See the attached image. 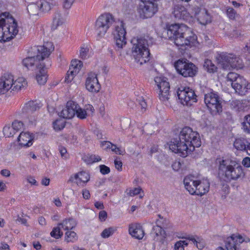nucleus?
Masks as SVG:
<instances>
[{"label": "nucleus", "mask_w": 250, "mask_h": 250, "mask_svg": "<svg viewBox=\"0 0 250 250\" xmlns=\"http://www.w3.org/2000/svg\"><path fill=\"white\" fill-rule=\"evenodd\" d=\"M48 48L45 46H34L30 51L31 55L33 56L27 57L23 60L22 64L28 69L34 70L35 68L39 69V71L36 74V80L40 84H44L47 81V75L46 69L50 65L48 60L46 62L48 64L46 65L43 61L48 58L50 53L53 50L52 44L51 42L47 43Z\"/></svg>", "instance_id": "f257e3e1"}, {"label": "nucleus", "mask_w": 250, "mask_h": 250, "mask_svg": "<svg viewBox=\"0 0 250 250\" xmlns=\"http://www.w3.org/2000/svg\"><path fill=\"white\" fill-rule=\"evenodd\" d=\"M201 145L199 133L188 126L182 128L178 138L172 139L168 144L172 152L183 157L187 156L194 150L195 147H198Z\"/></svg>", "instance_id": "f03ea898"}, {"label": "nucleus", "mask_w": 250, "mask_h": 250, "mask_svg": "<svg viewBox=\"0 0 250 250\" xmlns=\"http://www.w3.org/2000/svg\"><path fill=\"white\" fill-rule=\"evenodd\" d=\"M218 176L226 182L236 181L245 175L242 167L235 159L219 157L215 161Z\"/></svg>", "instance_id": "7ed1b4c3"}, {"label": "nucleus", "mask_w": 250, "mask_h": 250, "mask_svg": "<svg viewBox=\"0 0 250 250\" xmlns=\"http://www.w3.org/2000/svg\"><path fill=\"white\" fill-rule=\"evenodd\" d=\"M167 34L178 46H192L197 40V37L191 29L183 24L170 25L167 28Z\"/></svg>", "instance_id": "20e7f679"}, {"label": "nucleus", "mask_w": 250, "mask_h": 250, "mask_svg": "<svg viewBox=\"0 0 250 250\" xmlns=\"http://www.w3.org/2000/svg\"><path fill=\"white\" fill-rule=\"evenodd\" d=\"M18 32L17 22L9 13L5 12L0 15V42L10 41Z\"/></svg>", "instance_id": "39448f33"}, {"label": "nucleus", "mask_w": 250, "mask_h": 250, "mask_svg": "<svg viewBox=\"0 0 250 250\" xmlns=\"http://www.w3.org/2000/svg\"><path fill=\"white\" fill-rule=\"evenodd\" d=\"M131 52L135 62L142 65L148 62L150 52L148 49V42L144 37H136L131 40Z\"/></svg>", "instance_id": "423d86ee"}, {"label": "nucleus", "mask_w": 250, "mask_h": 250, "mask_svg": "<svg viewBox=\"0 0 250 250\" xmlns=\"http://www.w3.org/2000/svg\"><path fill=\"white\" fill-rule=\"evenodd\" d=\"M216 59L218 64L225 70H229L231 68L240 69L244 67L242 60L233 54L222 52L217 55Z\"/></svg>", "instance_id": "0eeeda50"}, {"label": "nucleus", "mask_w": 250, "mask_h": 250, "mask_svg": "<svg viewBox=\"0 0 250 250\" xmlns=\"http://www.w3.org/2000/svg\"><path fill=\"white\" fill-rule=\"evenodd\" d=\"M177 72L184 77H192L195 75L197 67L187 59H179L174 63Z\"/></svg>", "instance_id": "6e6552de"}, {"label": "nucleus", "mask_w": 250, "mask_h": 250, "mask_svg": "<svg viewBox=\"0 0 250 250\" xmlns=\"http://www.w3.org/2000/svg\"><path fill=\"white\" fill-rule=\"evenodd\" d=\"M114 18L109 13L101 15L96 21L95 28L99 37H103L114 22Z\"/></svg>", "instance_id": "1a4fd4ad"}, {"label": "nucleus", "mask_w": 250, "mask_h": 250, "mask_svg": "<svg viewBox=\"0 0 250 250\" xmlns=\"http://www.w3.org/2000/svg\"><path fill=\"white\" fill-rule=\"evenodd\" d=\"M205 104L212 115L221 112L222 106L218 95L214 92H210L204 95Z\"/></svg>", "instance_id": "9d476101"}, {"label": "nucleus", "mask_w": 250, "mask_h": 250, "mask_svg": "<svg viewBox=\"0 0 250 250\" xmlns=\"http://www.w3.org/2000/svg\"><path fill=\"white\" fill-rule=\"evenodd\" d=\"M154 81L159 90V96L160 100L167 104L169 99L170 85L167 79L165 77H157Z\"/></svg>", "instance_id": "9b49d317"}, {"label": "nucleus", "mask_w": 250, "mask_h": 250, "mask_svg": "<svg viewBox=\"0 0 250 250\" xmlns=\"http://www.w3.org/2000/svg\"><path fill=\"white\" fill-rule=\"evenodd\" d=\"M137 10L141 18H149L158 11V5L156 3L149 0L142 1L139 4Z\"/></svg>", "instance_id": "f8f14e48"}, {"label": "nucleus", "mask_w": 250, "mask_h": 250, "mask_svg": "<svg viewBox=\"0 0 250 250\" xmlns=\"http://www.w3.org/2000/svg\"><path fill=\"white\" fill-rule=\"evenodd\" d=\"M177 96L183 105H191L197 102L196 95L193 90L189 87H181L177 91Z\"/></svg>", "instance_id": "ddd939ff"}, {"label": "nucleus", "mask_w": 250, "mask_h": 250, "mask_svg": "<svg viewBox=\"0 0 250 250\" xmlns=\"http://www.w3.org/2000/svg\"><path fill=\"white\" fill-rule=\"evenodd\" d=\"M113 34L116 48L118 50L123 48L126 44V31L122 22L119 26H116Z\"/></svg>", "instance_id": "4468645a"}, {"label": "nucleus", "mask_w": 250, "mask_h": 250, "mask_svg": "<svg viewBox=\"0 0 250 250\" xmlns=\"http://www.w3.org/2000/svg\"><path fill=\"white\" fill-rule=\"evenodd\" d=\"M85 85L86 89L91 92L97 93L101 88L97 74L92 72L88 73Z\"/></svg>", "instance_id": "2eb2a0df"}, {"label": "nucleus", "mask_w": 250, "mask_h": 250, "mask_svg": "<svg viewBox=\"0 0 250 250\" xmlns=\"http://www.w3.org/2000/svg\"><path fill=\"white\" fill-rule=\"evenodd\" d=\"M249 242L248 238H244L241 235L233 234L228 237L226 241V248L227 250H239L237 245L243 242Z\"/></svg>", "instance_id": "dca6fc26"}, {"label": "nucleus", "mask_w": 250, "mask_h": 250, "mask_svg": "<svg viewBox=\"0 0 250 250\" xmlns=\"http://www.w3.org/2000/svg\"><path fill=\"white\" fill-rule=\"evenodd\" d=\"M82 65V62L80 61L74 60L71 62V64L65 78L64 82L66 83H68L73 80L74 77L79 72Z\"/></svg>", "instance_id": "f3484780"}, {"label": "nucleus", "mask_w": 250, "mask_h": 250, "mask_svg": "<svg viewBox=\"0 0 250 250\" xmlns=\"http://www.w3.org/2000/svg\"><path fill=\"white\" fill-rule=\"evenodd\" d=\"M76 107H78V104L74 101H69L61 112L60 116L64 119H71L75 115Z\"/></svg>", "instance_id": "a211bd4d"}, {"label": "nucleus", "mask_w": 250, "mask_h": 250, "mask_svg": "<svg viewBox=\"0 0 250 250\" xmlns=\"http://www.w3.org/2000/svg\"><path fill=\"white\" fill-rule=\"evenodd\" d=\"M13 75L5 74L0 78V95L4 94L8 90H12Z\"/></svg>", "instance_id": "6ab92c4d"}, {"label": "nucleus", "mask_w": 250, "mask_h": 250, "mask_svg": "<svg viewBox=\"0 0 250 250\" xmlns=\"http://www.w3.org/2000/svg\"><path fill=\"white\" fill-rule=\"evenodd\" d=\"M89 174L85 171H81L71 176L69 180L71 182L76 183L79 186H83L89 180Z\"/></svg>", "instance_id": "aec40b11"}, {"label": "nucleus", "mask_w": 250, "mask_h": 250, "mask_svg": "<svg viewBox=\"0 0 250 250\" xmlns=\"http://www.w3.org/2000/svg\"><path fill=\"white\" fill-rule=\"evenodd\" d=\"M129 234L137 239H142L145 235V232L142 226L139 224H131L128 229Z\"/></svg>", "instance_id": "412c9836"}, {"label": "nucleus", "mask_w": 250, "mask_h": 250, "mask_svg": "<svg viewBox=\"0 0 250 250\" xmlns=\"http://www.w3.org/2000/svg\"><path fill=\"white\" fill-rule=\"evenodd\" d=\"M196 188H195L194 194L200 196L207 193L209 188V183L207 179H203L202 181H197Z\"/></svg>", "instance_id": "4be33fe9"}, {"label": "nucleus", "mask_w": 250, "mask_h": 250, "mask_svg": "<svg viewBox=\"0 0 250 250\" xmlns=\"http://www.w3.org/2000/svg\"><path fill=\"white\" fill-rule=\"evenodd\" d=\"M172 13L176 19L184 20H187L189 15L186 8L180 4L176 5L174 6Z\"/></svg>", "instance_id": "5701e85b"}, {"label": "nucleus", "mask_w": 250, "mask_h": 250, "mask_svg": "<svg viewBox=\"0 0 250 250\" xmlns=\"http://www.w3.org/2000/svg\"><path fill=\"white\" fill-rule=\"evenodd\" d=\"M33 137L29 132H21L18 138L19 145L23 146H30L32 145Z\"/></svg>", "instance_id": "b1692460"}, {"label": "nucleus", "mask_w": 250, "mask_h": 250, "mask_svg": "<svg viewBox=\"0 0 250 250\" xmlns=\"http://www.w3.org/2000/svg\"><path fill=\"white\" fill-rule=\"evenodd\" d=\"M194 177L191 176H187L184 178V184L186 189L191 195H194L195 192V188H196L197 181L193 179Z\"/></svg>", "instance_id": "393cba45"}, {"label": "nucleus", "mask_w": 250, "mask_h": 250, "mask_svg": "<svg viewBox=\"0 0 250 250\" xmlns=\"http://www.w3.org/2000/svg\"><path fill=\"white\" fill-rule=\"evenodd\" d=\"M227 80L228 82H229L232 87L235 88L239 83L244 82V78L240 76L239 74L229 72L227 76Z\"/></svg>", "instance_id": "a878e982"}, {"label": "nucleus", "mask_w": 250, "mask_h": 250, "mask_svg": "<svg viewBox=\"0 0 250 250\" xmlns=\"http://www.w3.org/2000/svg\"><path fill=\"white\" fill-rule=\"evenodd\" d=\"M77 222L73 218H69L63 220L61 223L59 224L61 228L64 230L68 231L73 229L77 226Z\"/></svg>", "instance_id": "bb28decb"}, {"label": "nucleus", "mask_w": 250, "mask_h": 250, "mask_svg": "<svg viewBox=\"0 0 250 250\" xmlns=\"http://www.w3.org/2000/svg\"><path fill=\"white\" fill-rule=\"evenodd\" d=\"M244 82H242L238 83V84L233 89L235 92L238 93L240 95H245L250 89V83L244 79Z\"/></svg>", "instance_id": "cd10ccee"}, {"label": "nucleus", "mask_w": 250, "mask_h": 250, "mask_svg": "<svg viewBox=\"0 0 250 250\" xmlns=\"http://www.w3.org/2000/svg\"><path fill=\"white\" fill-rule=\"evenodd\" d=\"M40 10L44 12L49 11L57 3L56 0H41L38 2Z\"/></svg>", "instance_id": "c85d7f7f"}, {"label": "nucleus", "mask_w": 250, "mask_h": 250, "mask_svg": "<svg viewBox=\"0 0 250 250\" xmlns=\"http://www.w3.org/2000/svg\"><path fill=\"white\" fill-rule=\"evenodd\" d=\"M12 90H19L26 86L27 83L25 79L23 77L18 78L16 80L14 79L13 76Z\"/></svg>", "instance_id": "c756f323"}, {"label": "nucleus", "mask_w": 250, "mask_h": 250, "mask_svg": "<svg viewBox=\"0 0 250 250\" xmlns=\"http://www.w3.org/2000/svg\"><path fill=\"white\" fill-rule=\"evenodd\" d=\"M249 144L250 143L246 139L240 138L235 139L233 146L237 150L246 152L247 146H248Z\"/></svg>", "instance_id": "7c9ffc66"}, {"label": "nucleus", "mask_w": 250, "mask_h": 250, "mask_svg": "<svg viewBox=\"0 0 250 250\" xmlns=\"http://www.w3.org/2000/svg\"><path fill=\"white\" fill-rule=\"evenodd\" d=\"M197 19L203 25H206L211 21V17L205 9L200 10L198 13Z\"/></svg>", "instance_id": "2f4dec72"}, {"label": "nucleus", "mask_w": 250, "mask_h": 250, "mask_svg": "<svg viewBox=\"0 0 250 250\" xmlns=\"http://www.w3.org/2000/svg\"><path fill=\"white\" fill-rule=\"evenodd\" d=\"M40 107L36 101H29L26 103L22 108L23 114L34 113L39 109Z\"/></svg>", "instance_id": "473e14b6"}, {"label": "nucleus", "mask_w": 250, "mask_h": 250, "mask_svg": "<svg viewBox=\"0 0 250 250\" xmlns=\"http://www.w3.org/2000/svg\"><path fill=\"white\" fill-rule=\"evenodd\" d=\"M180 238L192 241L194 244L196 245L197 248L200 250L203 249L205 246L204 240L199 237H196V238H195L192 235H187L186 236L180 237Z\"/></svg>", "instance_id": "72a5a7b5"}, {"label": "nucleus", "mask_w": 250, "mask_h": 250, "mask_svg": "<svg viewBox=\"0 0 250 250\" xmlns=\"http://www.w3.org/2000/svg\"><path fill=\"white\" fill-rule=\"evenodd\" d=\"M76 110H75V114H76L77 116L81 119H84L86 118L88 114V111H90L91 112H93L92 110H94L93 106L91 105H88L86 109L79 107L78 105V107H76Z\"/></svg>", "instance_id": "f704fd0d"}, {"label": "nucleus", "mask_w": 250, "mask_h": 250, "mask_svg": "<svg viewBox=\"0 0 250 250\" xmlns=\"http://www.w3.org/2000/svg\"><path fill=\"white\" fill-rule=\"evenodd\" d=\"M65 20L64 16L60 11H56L53 17V25L55 26L56 28L57 26L62 24Z\"/></svg>", "instance_id": "c9c22d12"}, {"label": "nucleus", "mask_w": 250, "mask_h": 250, "mask_svg": "<svg viewBox=\"0 0 250 250\" xmlns=\"http://www.w3.org/2000/svg\"><path fill=\"white\" fill-rule=\"evenodd\" d=\"M78 239L77 234L71 230L66 231L65 234V241L67 242H74Z\"/></svg>", "instance_id": "e433bc0d"}, {"label": "nucleus", "mask_w": 250, "mask_h": 250, "mask_svg": "<svg viewBox=\"0 0 250 250\" xmlns=\"http://www.w3.org/2000/svg\"><path fill=\"white\" fill-rule=\"evenodd\" d=\"M27 10L30 15H37L40 10L39 4L31 3L27 6Z\"/></svg>", "instance_id": "4c0bfd02"}, {"label": "nucleus", "mask_w": 250, "mask_h": 250, "mask_svg": "<svg viewBox=\"0 0 250 250\" xmlns=\"http://www.w3.org/2000/svg\"><path fill=\"white\" fill-rule=\"evenodd\" d=\"M83 160L87 164H92L94 162H98L101 160L99 156L88 154L83 157Z\"/></svg>", "instance_id": "58836bf2"}, {"label": "nucleus", "mask_w": 250, "mask_h": 250, "mask_svg": "<svg viewBox=\"0 0 250 250\" xmlns=\"http://www.w3.org/2000/svg\"><path fill=\"white\" fill-rule=\"evenodd\" d=\"M204 67L206 70L210 73L215 72L217 69V67L211 61L208 59H207L205 61Z\"/></svg>", "instance_id": "ea45409f"}, {"label": "nucleus", "mask_w": 250, "mask_h": 250, "mask_svg": "<svg viewBox=\"0 0 250 250\" xmlns=\"http://www.w3.org/2000/svg\"><path fill=\"white\" fill-rule=\"evenodd\" d=\"M163 232L162 228L159 225H157L153 227L151 234L153 236L154 239L158 240V237L162 235Z\"/></svg>", "instance_id": "a19ab883"}, {"label": "nucleus", "mask_w": 250, "mask_h": 250, "mask_svg": "<svg viewBox=\"0 0 250 250\" xmlns=\"http://www.w3.org/2000/svg\"><path fill=\"white\" fill-rule=\"evenodd\" d=\"M79 52V57L83 60L86 59L90 56L89 48L85 45L81 47Z\"/></svg>", "instance_id": "79ce46f5"}, {"label": "nucleus", "mask_w": 250, "mask_h": 250, "mask_svg": "<svg viewBox=\"0 0 250 250\" xmlns=\"http://www.w3.org/2000/svg\"><path fill=\"white\" fill-rule=\"evenodd\" d=\"M25 116V122L27 123L29 125H34L37 121V117L34 113L24 114Z\"/></svg>", "instance_id": "37998d69"}, {"label": "nucleus", "mask_w": 250, "mask_h": 250, "mask_svg": "<svg viewBox=\"0 0 250 250\" xmlns=\"http://www.w3.org/2000/svg\"><path fill=\"white\" fill-rule=\"evenodd\" d=\"M117 230L116 227H109L104 229L101 233L103 238H108Z\"/></svg>", "instance_id": "c03bdc74"}, {"label": "nucleus", "mask_w": 250, "mask_h": 250, "mask_svg": "<svg viewBox=\"0 0 250 250\" xmlns=\"http://www.w3.org/2000/svg\"><path fill=\"white\" fill-rule=\"evenodd\" d=\"M61 226L58 225L57 227L54 228L50 232L51 236L56 239L61 238L63 235V232L61 231Z\"/></svg>", "instance_id": "a18cd8bd"}, {"label": "nucleus", "mask_w": 250, "mask_h": 250, "mask_svg": "<svg viewBox=\"0 0 250 250\" xmlns=\"http://www.w3.org/2000/svg\"><path fill=\"white\" fill-rule=\"evenodd\" d=\"M245 119L242 123L243 129L245 132L250 133V115L245 116Z\"/></svg>", "instance_id": "49530a36"}, {"label": "nucleus", "mask_w": 250, "mask_h": 250, "mask_svg": "<svg viewBox=\"0 0 250 250\" xmlns=\"http://www.w3.org/2000/svg\"><path fill=\"white\" fill-rule=\"evenodd\" d=\"M3 132L4 135L7 137L13 136L16 133L12 126L6 125L3 127Z\"/></svg>", "instance_id": "de8ad7c7"}, {"label": "nucleus", "mask_w": 250, "mask_h": 250, "mask_svg": "<svg viewBox=\"0 0 250 250\" xmlns=\"http://www.w3.org/2000/svg\"><path fill=\"white\" fill-rule=\"evenodd\" d=\"M187 240H180L177 242L174 245V250H184V247L188 246Z\"/></svg>", "instance_id": "09e8293b"}, {"label": "nucleus", "mask_w": 250, "mask_h": 250, "mask_svg": "<svg viewBox=\"0 0 250 250\" xmlns=\"http://www.w3.org/2000/svg\"><path fill=\"white\" fill-rule=\"evenodd\" d=\"M242 101H240L238 100H233L231 102V105L234 108L236 109L237 110H242L244 108V106L243 105Z\"/></svg>", "instance_id": "8fccbe9b"}, {"label": "nucleus", "mask_w": 250, "mask_h": 250, "mask_svg": "<svg viewBox=\"0 0 250 250\" xmlns=\"http://www.w3.org/2000/svg\"><path fill=\"white\" fill-rule=\"evenodd\" d=\"M64 126V123L62 120H57L53 122V127L56 130H60L63 128Z\"/></svg>", "instance_id": "3c124183"}, {"label": "nucleus", "mask_w": 250, "mask_h": 250, "mask_svg": "<svg viewBox=\"0 0 250 250\" xmlns=\"http://www.w3.org/2000/svg\"><path fill=\"white\" fill-rule=\"evenodd\" d=\"M23 125V124L22 122L18 120L14 121L12 125L13 128L16 132H17L22 129Z\"/></svg>", "instance_id": "603ef678"}, {"label": "nucleus", "mask_w": 250, "mask_h": 250, "mask_svg": "<svg viewBox=\"0 0 250 250\" xmlns=\"http://www.w3.org/2000/svg\"><path fill=\"white\" fill-rule=\"evenodd\" d=\"M227 14L229 19H234L235 17L236 13L232 8L229 7L227 9Z\"/></svg>", "instance_id": "864d4df0"}, {"label": "nucleus", "mask_w": 250, "mask_h": 250, "mask_svg": "<svg viewBox=\"0 0 250 250\" xmlns=\"http://www.w3.org/2000/svg\"><path fill=\"white\" fill-rule=\"evenodd\" d=\"M137 101L141 105L142 109L145 110L147 107V104L145 99L143 97H139L137 99Z\"/></svg>", "instance_id": "5fc2aeb1"}, {"label": "nucleus", "mask_w": 250, "mask_h": 250, "mask_svg": "<svg viewBox=\"0 0 250 250\" xmlns=\"http://www.w3.org/2000/svg\"><path fill=\"white\" fill-rule=\"evenodd\" d=\"M75 0H63V7L65 9H69Z\"/></svg>", "instance_id": "6e6d98bb"}, {"label": "nucleus", "mask_w": 250, "mask_h": 250, "mask_svg": "<svg viewBox=\"0 0 250 250\" xmlns=\"http://www.w3.org/2000/svg\"><path fill=\"white\" fill-rule=\"evenodd\" d=\"M100 172L103 174H106L110 172V168L105 165H101L100 166Z\"/></svg>", "instance_id": "4d7b16f0"}, {"label": "nucleus", "mask_w": 250, "mask_h": 250, "mask_svg": "<svg viewBox=\"0 0 250 250\" xmlns=\"http://www.w3.org/2000/svg\"><path fill=\"white\" fill-rule=\"evenodd\" d=\"M107 213L104 210L101 211L99 212V218L101 221H104L107 218Z\"/></svg>", "instance_id": "13d9d810"}, {"label": "nucleus", "mask_w": 250, "mask_h": 250, "mask_svg": "<svg viewBox=\"0 0 250 250\" xmlns=\"http://www.w3.org/2000/svg\"><path fill=\"white\" fill-rule=\"evenodd\" d=\"M114 164L116 168L119 171L122 170V162L118 160L117 159H116L114 160Z\"/></svg>", "instance_id": "bf43d9fd"}, {"label": "nucleus", "mask_w": 250, "mask_h": 250, "mask_svg": "<svg viewBox=\"0 0 250 250\" xmlns=\"http://www.w3.org/2000/svg\"><path fill=\"white\" fill-rule=\"evenodd\" d=\"M242 165L246 167H250V158L246 157L243 159L242 162Z\"/></svg>", "instance_id": "052dcab7"}, {"label": "nucleus", "mask_w": 250, "mask_h": 250, "mask_svg": "<svg viewBox=\"0 0 250 250\" xmlns=\"http://www.w3.org/2000/svg\"><path fill=\"white\" fill-rule=\"evenodd\" d=\"M141 190V189L139 188H135L129 191V194L131 196H133L140 193Z\"/></svg>", "instance_id": "680f3d73"}, {"label": "nucleus", "mask_w": 250, "mask_h": 250, "mask_svg": "<svg viewBox=\"0 0 250 250\" xmlns=\"http://www.w3.org/2000/svg\"><path fill=\"white\" fill-rule=\"evenodd\" d=\"M27 181L31 185L37 186V182L36 180L35 179V178L33 177L32 176H28L27 177Z\"/></svg>", "instance_id": "e2e57ef3"}, {"label": "nucleus", "mask_w": 250, "mask_h": 250, "mask_svg": "<svg viewBox=\"0 0 250 250\" xmlns=\"http://www.w3.org/2000/svg\"><path fill=\"white\" fill-rule=\"evenodd\" d=\"M59 151H60V152L61 153L62 157H64V158L66 159V156L65 154L67 152V150H66V148L64 147H60Z\"/></svg>", "instance_id": "0e129e2a"}, {"label": "nucleus", "mask_w": 250, "mask_h": 250, "mask_svg": "<svg viewBox=\"0 0 250 250\" xmlns=\"http://www.w3.org/2000/svg\"><path fill=\"white\" fill-rule=\"evenodd\" d=\"M10 171L8 169H3L1 170L0 174L5 177H9L10 175Z\"/></svg>", "instance_id": "69168bd1"}, {"label": "nucleus", "mask_w": 250, "mask_h": 250, "mask_svg": "<svg viewBox=\"0 0 250 250\" xmlns=\"http://www.w3.org/2000/svg\"><path fill=\"white\" fill-rule=\"evenodd\" d=\"M83 197L85 199H88L90 197L89 191L87 189H84L83 190Z\"/></svg>", "instance_id": "338daca9"}, {"label": "nucleus", "mask_w": 250, "mask_h": 250, "mask_svg": "<svg viewBox=\"0 0 250 250\" xmlns=\"http://www.w3.org/2000/svg\"><path fill=\"white\" fill-rule=\"evenodd\" d=\"M101 145L102 146H105L106 148H110V147L112 146V144L108 141H104L102 142Z\"/></svg>", "instance_id": "774afa93"}]
</instances>
